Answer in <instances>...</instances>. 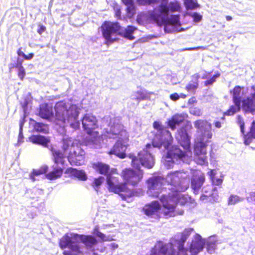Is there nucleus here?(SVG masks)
<instances>
[{"label":"nucleus","instance_id":"f257e3e1","mask_svg":"<svg viewBox=\"0 0 255 255\" xmlns=\"http://www.w3.org/2000/svg\"><path fill=\"white\" fill-rule=\"evenodd\" d=\"M70 237L68 233L65 234L60 240L59 246L61 249L68 248L70 251H64L63 255H81L83 252L79 245L82 243L87 248H91L97 244L96 238L92 235H79L73 233Z\"/></svg>","mask_w":255,"mask_h":255},{"label":"nucleus","instance_id":"f03ea898","mask_svg":"<svg viewBox=\"0 0 255 255\" xmlns=\"http://www.w3.org/2000/svg\"><path fill=\"white\" fill-rule=\"evenodd\" d=\"M194 125L200 134L195 139L194 151L202 163L207 162V147L212 137V125L206 120L199 119L194 122Z\"/></svg>","mask_w":255,"mask_h":255},{"label":"nucleus","instance_id":"7ed1b4c3","mask_svg":"<svg viewBox=\"0 0 255 255\" xmlns=\"http://www.w3.org/2000/svg\"><path fill=\"white\" fill-rule=\"evenodd\" d=\"M55 109L56 124L64 126L68 123L75 129L79 128L80 122L77 121L79 113L75 108L72 106L68 108L65 103L59 102L56 104Z\"/></svg>","mask_w":255,"mask_h":255},{"label":"nucleus","instance_id":"20e7f679","mask_svg":"<svg viewBox=\"0 0 255 255\" xmlns=\"http://www.w3.org/2000/svg\"><path fill=\"white\" fill-rule=\"evenodd\" d=\"M137 158L133 156L132 158L131 165L136 169L130 167L125 168L121 171L120 176L123 180V183L126 187L128 185L136 186L143 179V172L140 169L139 165L136 164Z\"/></svg>","mask_w":255,"mask_h":255},{"label":"nucleus","instance_id":"39448f33","mask_svg":"<svg viewBox=\"0 0 255 255\" xmlns=\"http://www.w3.org/2000/svg\"><path fill=\"white\" fill-rule=\"evenodd\" d=\"M107 188L110 192L119 194L123 200H127L128 198L133 195V191L126 187L123 182H118V179L112 175L106 178Z\"/></svg>","mask_w":255,"mask_h":255},{"label":"nucleus","instance_id":"423d86ee","mask_svg":"<svg viewBox=\"0 0 255 255\" xmlns=\"http://www.w3.org/2000/svg\"><path fill=\"white\" fill-rule=\"evenodd\" d=\"M101 29L103 36L106 40V44H109L118 40V38L112 37L119 34L121 26L118 22L105 21L102 24Z\"/></svg>","mask_w":255,"mask_h":255},{"label":"nucleus","instance_id":"0eeeda50","mask_svg":"<svg viewBox=\"0 0 255 255\" xmlns=\"http://www.w3.org/2000/svg\"><path fill=\"white\" fill-rule=\"evenodd\" d=\"M192 128L191 124L188 122L177 130L176 135L178 143L187 151H189L191 147V137L188 133V130Z\"/></svg>","mask_w":255,"mask_h":255},{"label":"nucleus","instance_id":"6e6552de","mask_svg":"<svg viewBox=\"0 0 255 255\" xmlns=\"http://www.w3.org/2000/svg\"><path fill=\"white\" fill-rule=\"evenodd\" d=\"M97 120L96 117L90 114H85L82 119V125L84 130L90 135H96L97 132L94 130L98 127Z\"/></svg>","mask_w":255,"mask_h":255},{"label":"nucleus","instance_id":"1a4fd4ad","mask_svg":"<svg viewBox=\"0 0 255 255\" xmlns=\"http://www.w3.org/2000/svg\"><path fill=\"white\" fill-rule=\"evenodd\" d=\"M150 147L151 144L148 143L146 145V148L143 149L138 153L139 160L141 165L147 168H152L154 163L153 156L147 151V149Z\"/></svg>","mask_w":255,"mask_h":255},{"label":"nucleus","instance_id":"9d476101","mask_svg":"<svg viewBox=\"0 0 255 255\" xmlns=\"http://www.w3.org/2000/svg\"><path fill=\"white\" fill-rule=\"evenodd\" d=\"M147 190L149 196L158 197L159 195V176H152L149 178L146 181Z\"/></svg>","mask_w":255,"mask_h":255},{"label":"nucleus","instance_id":"9b49d317","mask_svg":"<svg viewBox=\"0 0 255 255\" xmlns=\"http://www.w3.org/2000/svg\"><path fill=\"white\" fill-rule=\"evenodd\" d=\"M188 117L187 114H176L173 115L166 122L167 126L172 130L176 128V126H179L184 123Z\"/></svg>","mask_w":255,"mask_h":255},{"label":"nucleus","instance_id":"f8f14e48","mask_svg":"<svg viewBox=\"0 0 255 255\" xmlns=\"http://www.w3.org/2000/svg\"><path fill=\"white\" fill-rule=\"evenodd\" d=\"M160 26L162 25L164 26V30L165 32L169 33L170 29H168V26L177 25L180 24V17L179 15H172L170 17L167 16L165 17L161 16Z\"/></svg>","mask_w":255,"mask_h":255},{"label":"nucleus","instance_id":"ddd939ff","mask_svg":"<svg viewBox=\"0 0 255 255\" xmlns=\"http://www.w3.org/2000/svg\"><path fill=\"white\" fill-rule=\"evenodd\" d=\"M173 138L170 132L164 128L160 127V146L168 149L171 146Z\"/></svg>","mask_w":255,"mask_h":255},{"label":"nucleus","instance_id":"4468645a","mask_svg":"<svg viewBox=\"0 0 255 255\" xmlns=\"http://www.w3.org/2000/svg\"><path fill=\"white\" fill-rule=\"evenodd\" d=\"M181 7L179 2L176 0L171 1L168 4L164 3L162 0L160 4V14L165 13L168 15V13L170 12H179L180 11Z\"/></svg>","mask_w":255,"mask_h":255},{"label":"nucleus","instance_id":"2eb2a0df","mask_svg":"<svg viewBox=\"0 0 255 255\" xmlns=\"http://www.w3.org/2000/svg\"><path fill=\"white\" fill-rule=\"evenodd\" d=\"M126 149L127 147L121 141H118L109 151V154H114L120 158L124 159L127 156Z\"/></svg>","mask_w":255,"mask_h":255},{"label":"nucleus","instance_id":"dca6fc26","mask_svg":"<svg viewBox=\"0 0 255 255\" xmlns=\"http://www.w3.org/2000/svg\"><path fill=\"white\" fill-rule=\"evenodd\" d=\"M205 180L204 174L194 175L191 180V186L195 194H198Z\"/></svg>","mask_w":255,"mask_h":255},{"label":"nucleus","instance_id":"f3484780","mask_svg":"<svg viewBox=\"0 0 255 255\" xmlns=\"http://www.w3.org/2000/svg\"><path fill=\"white\" fill-rule=\"evenodd\" d=\"M92 167L99 174L105 175L106 178L112 175V171L111 170L110 166L107 164L98 162L93 163Z\"/></svg>","mask_w":255,"mask_h":255},{"label":"nucleus","instance_id":"a211bd4d","mask_svg":"<svg viewBox=\"0 0 255 255\" xmlns=\"http://www.w3.org/2000/svg\"><path fill=\"white\" fill-rule=\"evenodd\" d=\"M159 210V202L153 201L146 204L142 209V211L147 216H152L155 214Z\"/></svg>","mask_w":255,"mask_h":255},{"label":"nucleus","instance_id":"6ab92c4d","mask_svg":"<svg viewBox=\"0 0 255 255\" xmlns=\"http://www.w3.org/2000/svg\"><path fill=\"white\" fill-rule=\"evenodd\" d=\"M38 115L43 119L49 120L53 116L52 107L47 103L40 105Z\"/></svg>","mask_w":255,"mask_h":255},{"label":"nucleus","instance_id":"aec40b11","mask_svg":"<svg viewBox=\"0 0 255 255\" xmlns=\"http://www.w3.org/2000/svg\"><path fill=\"white\" fill-rule=\"evenodd\" d=\"M29 140L33 144L40 145L44 147H48V144L50 142L49 137L39 134L31 135L29 137Z\"/></svg>","mask_w":255,"mask_h":255},{"label":"nucleus","instance_id":"412c9836","mask_svg":"<svg viewBox=\"0 0 255 255\" xmlns=\"http://www.w3.org/2000/svg\"><path fill=\"white\" fill-rule=\"evenodd\" d=\"M52 159L55 165H61L63 166L65 164L64 158L66 157L65 153L63 151L57 150L51 147L50 149Z\"/></svg>","mask_w":255,"mask_h":255},{"label":"nucleus","instance_id":"4be33fe9","mask_svg":"<svg viewBox=\"0 0 255 255\" xmlns=\"http://www.w3.org/2000/svg\"><path fill=\"white\" fill-rule=\"evenodd\" d=\"M136 30V28L132 25H128L124 29L121 26V29L119 30V35L126 39L132 40L135 38L133 34Z\"/></svg>","mask_w":255,"mask_h":255},{"label":"nucleus","instance_id":"5701e85b","mask_svg":"<svg viewBox=\"0 0 255 255\" xmlns=\"http://www.w3.org/2000/svg\"><path fill=\"white\" fill-rule=\"evenodd\" d=\"M200 76L198 74H193L191 77L189 83L185 86V89L188 92L195 93L196 90L199 86V79Z\"/></svg>","mask_w":255,"mask_h":255},{"label":"nucleus","instance_id":"b1692460","mask_svg":"<svg viewBox=\"0 0 255 255\" xmlns=\"http://www.w3.org/2000/svg\"><path fill=\"white\" fill-rule=\"evenodd\" d=\"M53 170L46 174V177L49 180H55L61 177L63 174L64 168L53 165Z\"/></svg>","mask_w":255,"mask_h":255},{"label":"nucleus","instance_id":"393cba45","mask_svg":"<svg viewBox=\"0 0 255 255\" xmlns=\"http://www.w3.org/2000/svg\"><path fill=\"white\" fill-rule=\"evenodd\" d=\"M186 156V152L182 151L176 146H172L171 149L167 152V156L170 158H182Z\"/></svg>","mask_w":255,"mask_h":255},{"label":"nucleus","instance_id":"a878e982","mask_svg":"<svg viewBox=\"0 0 255 255\" xmlns=\"http://www.w3.org/2000/svg\"><path fill=\"white\" fill-rule=\"evenodd\" d=\"M242 108L246 112L253 113L255 112V103L253 99L247 97L242 100Z\"/></svg>","mask_w":255,"mask_h":255},{"label":"nucleus","instance_id":"bb28decb","mask_svg":"<svg viewBox=\"0 0 255 255\" xmlns=\"http://www.w3.org/2000/svg\"><path fill=\"white\" fill-rule=\"evenodd\" d=\"M147 19L152 22H154L159 26V7L155 8L148 12Z\"/></svg>","mask_w":255,"mask_h":255},{"label":"nucleus","instance_id":"cd10ccee","mask_svg":"<svg viewBox=\"0 0 255 255\" xmlns=\"http://www.w3.org/2000/svg\"><path fill=\"white\" fill-rule=\"evenodd\" d=\"M33 129L36 132L44 133H49L48 126L47 124L34 121L33 124Z\"/></svg>","mask_w":255,"mask_h":255},{"label":"nucleus","instance_id":"c85d7f7f","mask_svg":"<svg viewBox=\"0 0 255 255\" xmlns=\"http://www.w3.org/2000/svg\"><path fill=\"white\" fill-rule=\"evenodd\" d=\"M74 146V142L71 138L65 137L63 138L62 149L63 152L65 153L68 150L71 149V148Z\"/></svg>","mask_w":255,"mask_h":255},{"label":"nucleus","instance_id":"c756f323","mask_svg":"<svg viewBox=\"0 0 255 255\" xmlns=\"http://www.w3.org/2000/svg\"><path fill=\"white\" fill-rule=\"evenodd\" d=\"M241 110V104L239 105L235 104L230 107V108L224 113V116L221 118L223 120H225V116H230L235 114Z\"/></svg>","mask_w":255,"mask_h":255},{"label":"nucleus","instance_id":"7c9ffc66","mask_svg":"<svg viewBox=\"0 0 255 255\" xmlns=\"http://www.w3.org/2000/svg\"><path fill=\"white\" fill-rule=\"evenodd\" d=\"M204 248V243L201 240L195 241L192 243L190 247V252L198 253L202 251Z\"/></svg>","mask_w":255,"mask_h":255},{"label":"nucleus","instance_id":"2f4dec72","mask_svg":"<svg viewBox=\"0 0 255 255\" xmlns=\"http://www.w3.org/2000/svg\"><path fill=\"white\" fill-rule=\"evenodd\" d=\"M241 88L239 86H235L233 90V101L235 104L239 105L241 103Z\"/></svg>","mask_w":255,"mask_h":255},{"label":"nucleus","instance_id":"473e14b6","mask_svg":"<svg viewBox=\"0 0 255 255\" xmlns=\"http://www.w3.org/2000/svg\"><path fill=\"white\" fill-rule=\"evenodd\" d=\"M14 67L17 68V75L21 80H23L26 72L24 68L22 66V61H17Z\"/></svg>","mask_w":255,"mask_h":255},{"label":"nucleus","instance_id":"72a5a7b5","mask_svg":"<svg viewBox=\"0 0 255 255\" xmlns=\"http://www.w3.org/2000/svg\"><path fill=\"white\" fill-rule=\"evenodd\" d=\"M253 138H255V125L252 126L250 130L245 135V143L249 144Z\"/></svg>","mask_w":255,"mask_h":255},{"label":"nucleus","instance_id":"f704fd0d","mask_svg":"<svg viewBox=\"0 0 255 255\" xmlns=\"http://www.w3.org/2000/svg\"><path fill=\"white\" fill-rule=\"evenodd\" d=\"M47 170L48 167L47 166H42L38 169H33L31 173L30 178L33 181H34V176L45 174Z\"/></svg>","mask_w":255,"mask_h":255},{"label":"nucleus","instance_id":"c9c22d12","mask_svg":"<svg viewBox=\"0 0 255 255\" xmlns=\"http://www.w3.org/2000/svg\"><path fill=\"white\" fill-rule=\"evenodd\" d=\"M184 4L187 9H193L199 7L196 0H184Z\"/></svg>","mask_w":255,"mask_h":255},{"label":"nucleus","instance_id":"e433bc0d","mask_svg":"<svg viewBox=\"0 0 255 255\" xmlns=\"http://www.w3.org/2000/svg\"><path fill=\"white\" fill-rule=\"evenodd\" d=\"M243 200V198L236 195H231L228 199V205H235L240 203Z\"/></svg>","mask_w":255,"mask_h":255},{"label":"nucleus","instance_id":"4c0bfd02","mask_svg":"<svg viewBox=\"0 0 255 255\" xmlns=\"http://www.w3.org/2000/svg\"><path fill=\"white\" fill-rule=\"evenodd\" d=\"M75 177L83 181H86L87 179L86 173L82 170H77Z\"/></svg>","mask_w":255,"mask_h":255},{"label":"nucleus","instance_id":"58836bf2","mask_svg":"<svg viewBox=\"0 0 255 255\" xmlns=\"http://www.w3.org/2000/svg\"><path fill=\"white\" fill-rule=\"evenodd\" d=\"M164 199H165L164 196H162L160 198V202H162L163 207L164 208L168 209L169 211H170V212L173 211L174 210V208H175L174 206L173 205H171V204L169 203L168 202V201H167L166 202H165Z\"/></svg>","mask_w":255,"mask_h":255},{"label":"nucleus","instance_id":"ea45409f","mask_svg":"<svg viewBox=\"0 0 255 255\" xmlns=\"http://www.w3.org/2000/svg\"><path fill=\"white\" fill-rule=\"evenodd\" d=\"M206 247L207 250V252L212 253L214 252L216 247V244L215 241H208L207 242L206 244Z\"/></svg>","mask_w":255,"mask_h":255},{"label":"nucleus","instance_id":"a19ab883","mask_svg":"<svg viewBox=\"0 0 255 255\" xmlns=\"http://www.w3.org/2000/svg\"><path fill=\"white\" fill-rule=\"evenodd\" d=\"M175 252L171 249H165V246H160V255H175Z\"/></svg>","mask_w":255,"mask_h":255},{"label":"nucleus","instance_id":"79ce46f5","mask_svg":"<svg viewBox=\"0 0 255 255\" xmlns=\"http://www.w3.org/2000/svg\"><path fill=\"white\" fill-rule=\"evenodd\" d=\"M220 76V74L219 73H216L214 76H213L210 79L204 81V85L206 86L212 85L214 82H215L216 79L217 78H219Z\"/></svg>","mask_w":255,"mask_h":255},{"label":"nucleus","instance_id":"37998d69","mask_svg":"<svg viewBox=\"0 0 255 255\" xmlns=\"http://www.w3.org/2000/svg\"><path fill=\"white\" fill-rule=\"evenodd\" d=\"M179 202H180L181 204L184 205L188 202L194 203L195 202V201L190 197L186 195H183L179 198Z\"/></svg>","mask_w":255,"mask_h":255},{"label":"nucleus","instance_id":"c03bdc74","mask_svg":"<svg viewBox=\"0 0 255 255\" xmlns=\"http://www.w3.org/2000/svg\"><path fill=\"white\" fill-rule=\"evenodd\" d=\"M103 177L100 176L98 178H95L92 186L94 188H98L103 183Z\"/></svg>","mask_w":255,"mask_h":255},{"label":"nucleus","instance_id":"a18cd8bd","mask_svg":"<svg viewBox=\"0 0 255 255\" xmlns=\"http://www.w3.org/2000/svg\"><path fill=\"white\" fill-rule=\"evenodd\" d=\"M190 113L196 117H200L202 114L201 110L196 107L191 108L190 110Z\"/></svg>","mask_w":255,"mask_h":255},{"label":"nucleus","instance_id":"49530a36","mask_svg":"<svg viewBox=\"0 0 255 255\" xmlns=\"http://www.w3.org/2000/svg\"><path fill=\"white\" fill-rule=\"evenodd\" d=\"M78 169L72 167H69L66 169L65 173L68 174L70 177H75Z\"/></svg>","mask_w":255,"mask_h":255},{"label":"nucleus","instance_id":"de8ad7c7","mask_svg":"<svg viewBox=\"0 0 255 255\" xmlns=\"http://www.w3.org/2000/svg\"><path fill=\"white\" fill-rule=\"evenodd\" d=\"M94 233L99 238H100L103 241H106L105 238V235L100 232L98 229H95L94 230Z\"/></svg>","mask_w":255,"mask_h":255},{"label":"nucleus","instance_id":"09e8293b","mask_svg":"<svg viewBox=\"0 0 255 255\" xmlns=\"http://www.w3.org/2000/svg\"><path fill=\"white\" fill-rule=\"evenodd\" d=\"M192 17L193 18L195 22H199L202 19V15L198 13L197 12H194L192 14Z\"/></svg>","mask_w":255,"mask_h":255},{"label":"nucleus","instance_id":"8fccbe9b","mask_svg":"<svg viewBox=\"0 0 255 255\" xmlns=\"http://www.w3.org/2000/svg\"><path fill=\"white\" fill-rule=\"evenodd\" d=\"M211 181L214 185L219 186L222 184L223 182V179L221 178H216L215 177L214 178L212 179V180H211Z\"/></svg>","mask_w":255,"mask_h":255},{"label":"nucleus","instance_id":"3c124183","mask_svg":"<svg viewBox=\"0 0 255 255\" xmlns=\"http://www.w3.org/2000/svg\"><path fill=\"white\" fill-rule=\"evenodd\" d=\"M150 255H159V249L155 246L151 250Z\"/></svg>","mask_w":255,"mask_h":255},{"label":"nucleus","instance_id":"603ef678","mask_svg":"<svg viewBox=\"0 0 255 255\" xmlns=\"http://www.w3.org/2000/svg\"><path fill=\"white\" fill-rule=\"evenodd\" d=\"M208 174L209 175L210 178L211 180L215 177V175L216 174V172L215 169H211L208 172Z\"/></svg>","mask_w":255,"mask_h":255},{"label":"nucleus","instance_id":"864d4df0","mask_svg":"<svg viewBox=\"0 0 255 255\" xmlns=\"http://www.w3.org/2000/svg\"><path fill=\"white\" fill-rule=\"evenodd\" d=\"M46 30V27L42 25H39L37 31L39 34H42Z\"/></svg>","mask_w":255,"mask_h":255},{"label":"nucleus","instance_id":"5fc2aeb1","mask_svg":"<svg viewBox=\"0 0 255 255\" xmlns=\"http://www.w3.org/2000/svg\"><path fill=\"white\" fill-rule=\"evenodd\" d=\"M145 17V15L144 14H140L138 15L137 17V21L140 23V24H143V20Z\"/></svg>","mask_w":255,"mask_h":255},{"label":"nucleus","instance_id":"6e6d98bb","mask_svg":"<svg viewBox=\"0 0 255 255\" xmlns=\"http://www.w3.org/2000/svg\"><path fill=\"white\" fill-rule=\"evenodd\" d=\"M170 98L172 101H175L179 99V95L177 93H174L170 95Z\"/></svg>","mask_w":255,"mask_h":255},{"label":"nucleus","instance_id":"4d7b16f0","mask_svg":"<svg viewBox=\"0 0 255 255\" xmlns=\"http://www.w3.org/2000/svg\"><path fill=\"white\" fill-rule=\"evenodd\" d=\"M34 54L32 53H29L28 55H25L24 59L26 60H29L33 58Z\"/></svg>","mask_w":255,"mask_h":255},{"label":"nucleus","instance_id":"13d9d810","mask_svg":"<svg viewBox=\"0 0 255 255\" xmlns=\"http://www.w3.org/2000/svg\"><path fill=\"white\" fill-rule=\"evenodd\" d=\"M197 103V100L195 97H192L190 98L188 101V104L189 105H193L195 103Z\"/></svg>","mask_w":255,"mask_h":255},{"label":"nucleus","instance_id":"bf43d9fd","mask_svg":"<svg viewBox=\"0 0 255 255\" xmlns=\"http://www.w3.org/2000/svg\"><path fill=\"white\" fill-rule=\"evenodd\" d=\"M17 54L18 56L22 57L23 58L25 56V54L24 52L21 50V48H19L17 51Z\"/></svg>","mask_w":255,"mask_h":255},{"label":"nucleus","instance_id":"052dcab7","mask_svg":"<svg viewBox=\"0 0 255 255\" xmlns=\"http://www.w3.org/2000/svg\"><path fill=\"white\" fill-rule=\"evenodd\" d=\"M238 123L239 126H243V125L245 124L243 119L240 116H238Z\"/></svg>","mask_w":255,"mask_h":255},{"label":"nucleus","instance_id":"680f3d73","mask_svg":"<svg viewBox=\"0 0 255 255\" xmlns=\"http://www.w3.org/2000/svg\"><path fill=\"white\" fill-rule=\"evenodd\" d=\"M122 1L127 5H131L133 3L132 0H122Z\"/></svg>","mask_w":255,"mask_h":255},{"label":"nucleus","instance_id":"e2e57ef3","mask_svg":"<svg viewBox=\"0 0 255 255\" xmlns=\"http://www.w3.org/2000/svg\"><path fill=\"white\" fill-rule=\"evenodd\" d=\"M210 196L206 195L204 194H202L200 196V200L201 201H204V200H207V199L210 197Z\"/></svg>","mask_w":255,"mask_h":255},{"label":"nucleus","instance_id":"0e129e2a","mask_svg":"<svg viewBox=\"0 0 255 255\" xmlns=\"http://www.w3.org/2000/svg\"><path fill=\"white\" fill-rule=\"evenodd\" d=\"M157 1V0H145L144 4H151Z\"/></svg>","mask_w":255,"mask_h":255},{"label":"nucleus","instance_id":"69168bd1","mask_svg":"<svg viewBox=\"0 0 255 255\" xmlns=\"http://www.w3.org/2000/svg\"><path fill=\"white\" fill-rule=\"evenodd\" d=\"M214 126L217 128H220L222 127V123L219 121H215L214 122Z\"/></svg>","mask_w":255,"mask_h":255},{"label":"nucleus","instance_id":"338daca9","mask_svg":"<svg viewBox=\"0 0 255 255\" xmlns=\"http://www.w3.org/2000/svg\"><path fill=\"white\" fill-rule=\"evenodd\" d=\"M72 155H72V153H69V160L70 163H74L76 164V161L74 159H72V158H73Z\"/></svg>","mask_w":255,"mask_h":255},{"label":"nucleus","instance_id":"774afa93","mask_svg":"<svg viewBox=\"0 0 255 255\" xmlns=\"http://www.w3.org/2000/svg\"><path fill=\"white\" fill-rule=\"evenodd\" d=\"M153 127L156 129L159 128V122L157 121L154 122L153 123Z\"/></svg>","mask_w":255,"mask_h":255}]
</instances>
